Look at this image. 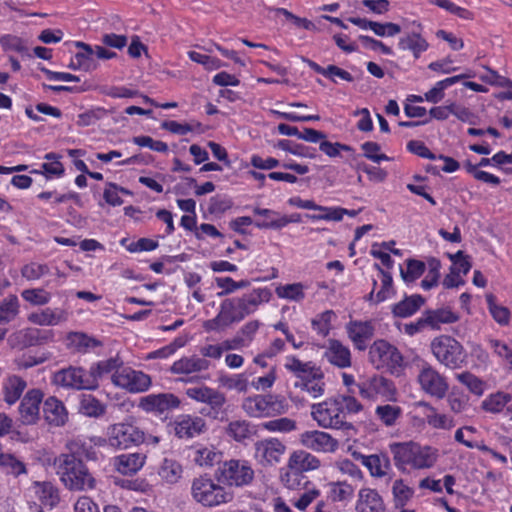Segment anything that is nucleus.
<instances>
[{"label": "nucleus", "instance_id": "35", "mask_svg": "<svg viewBox=\"0 0 512 512\" xmlns=\"http://www.w3.org/2000/svg\"><path fill=\"white\" fill-rule=\"evenodd\" d=\"M67 314L62 309L46 308L40 312L31 313L28 320L37 325L53 326L65 321Z\"/></svg>", "mask_w": 512, "mask_h": 512}, {"label": "nucleus", "instance_id": "52", "mask_svg": "<svg viewBox=\"0 0 512 512\" xmlns=\"http://www.w3.org/2000/svg\"><path fill=\"white\" fill-rule=\"evenodd\" d=\"M486 301L494 320L500 325H507L510 321L511 315L509 309L496 304L495 297L492 294L486 295Z\"/></svg>", "mask_w": 512, "mask_h": 512}, {"label": "nucleus", "instance_id": "19", "mask_svg": "<svg viewBox=\"0 0 512 512\" xmlns=\"http://www.w3.org/2000/svg\"><path fill=\"white\" fill-rule=\"evenodd\" d=\"M43 393L39 389L29 390L19 406V420L24 425H33L40 418V403Z\"/></svg>", "mask_w": 512, "mask_h": 512}, {"label": "nucleus", "instance_id": "28", "mask_svg": "<svg viewBox=\"0 0 512 512\" xmlns=\"http://www.w3.org/2000/svg\"><path fill=\"white\" fill-rule=\"evenodd\" d=\"M146 455L142 453L122 454L114 459V467L123 475H133L144 465Z\"/></svg>", "mask_w": 512, "mask_h": 512}, {"label": "nucleus", "instance_id": "15", "mask_svg": "<svg viewBox=\"0 0 512 512\" xmlns=\"http://www.w3.org/2000/svg\"><path fill=\"white\" fill-rule=\"evenodd\" d=\"M206 423L202 417L182 414L167 424L170 434L179 439H190L205 431Z\"/></svg>", "mask_w": 512, "mask_h": 512}, {"label": "nucleus", "instance_id": "1", "mask_svg": "<svg viewBox=\"0 0 512 512\" xmlns=\"http://www.w3.org/2000/svg\"><path fill=\"white\" fill-rule=\"evenodd\" d=\"M272 293L268 288H257L241 297L228 298L220 304L217 316L207 320L204 328L207 331L224 329L234 322H240L254 313L259 305L270 301Z\"/></svg>", "mask_w": 512, "mask_h": 512}, {"label": "nucleus", "instance_id": "24", "mask_svg": "<svg viewBox=\"0 0 512 512\" xmlns=\"http://www.w3.org/2000/svg\"><path fill=\"white\" fill-rule=\"evenodd\" d=\"M320 466L319 458L305 450L292 452L287 462L288 469L300 474L314 471Z\"/></svg>", "mask_w": 512, "mask_h": 512}, {"label": "nucleus", "instance_id": "23", "mask_svg": "<svg viewBox=\"0 0 512 512\" xmlns=\"http://www.w3.org/2000/svg\"><path fill=\"white\" fill-rule=\"evenodd\" d=\"M186 395L190 399L208 404L213 410L221 409L226 403V397L223 393L208 386L188 388Z\"/></svg>", "mask_w": 512, "mask_h": 512}, {"label": "nucleus", "instance_id": "49", "mask_svg": "<svg viewBox=\"0 0 512 512\" xmlns=\"http://www.w3.org/2000/svg\"><path fill=\"white\" fill-rule=\"evenodd\" d=\"M511 401V395L507 393L498 392L490 395L482 403V407L485 411L491 413L501 412L507 403Z\"/></svg>", "mask_w": 512, "mask_h": 512}, {"label": "nucleus", "instance_id": "39", "mask_svg": "<svg viewBox=\"0 0 512 512\" xmlns=\"http://www.w3.org/2000/svg\"><path fill=\"white\" fill-rule=\"evenodd\" d=\"M465 74L448 77L444 80L438 81L433 88L425 93V100L431 103H438L444 98V90L460 80L467 78Z\"/></svg>", "mask_w": 512, "mask_h": 512}, {"label": "nucleus", "instance_id": "10", "mask_svg": "<svg viewBox=\"0 0 512 512\" xmlns=\"http://www.w3.org/2000/svg\"><path fill=\"white\" fill-rule=\"evenodd\" d=\"M311 212L304 214H292L289 217L282 218H271L268 224H290L296 222H307V221H341L343 215L347 214L355 216L354 210H347L340 207H323L316 205Z\"/></svg>", "mask_w": 512, "mask_h": 512}, {"label": "nucleus", "instance_id": "18", "mask_svg": "<svg viewBox=\"0 0 512 512\" xmlns=\"http://www.w3.org/2000/svg\"><path fill=\"white\" fill-rule=\"evenodd\" d=\"M358 392L365 399H375L381 395L391 398L395 393V388L391 381L382 376H373L357 384Z\"/></svg>", "mask_w": 512, "mask_h": 512}, {"label": "nucleus", "instance_id": "45", "mask_svg": "<svg viewBox=\"0 0 512 512\" xmlns=\"http://www.w3.org/2000/svg\"><path fill=\"white\" fill-rule=\"evenodd\" d=\"M218 381L220 386L228 390H236L239 393L248 391L249 382L244 374L221 375Z\"/></svg>", "mask_w": 512, "mask_h": 512}, {"label": "nucleus", "instance_id": "26", "mask_svg": "<svg viewBox=\"0 0 512 512\" xmlns=\"http://www.w3.org/2000/svg\"><path fill=\"white\" fill-rule=\"evenodd\" d=\"M210 364L209 360L201 358L199 355H191L182 357L175 361L171 366L170 371L173 374L190 375L208 370Z\"/></svg>", "mask_w": 512, "mask_h": 512}, {"label": "nucleus", "instance_id": "5", "mask_svg": "<svg viewBox=\"0 0 512 512\" xmlns=\"http://www.w3.org/2000/svg\"><path fill=\"white\" fill-rule=\"evenodd\" d=\"M214 477L227 489L244 488L253 483L255 471L248 460L229 459L218 463L214 470Z\"/></svg>", "mask_w": 512, "mask_h": 512}, {"label": "nucleus", "instance_id": "50", "mask_svg": "<svg viewBox=\"0 0 512 512\" xmlns=\"http://www.w3.org/2000/svg\"><path fill=\"white\" fill-rule=\"evenodd\" d=\"M19 303L16 296H9L0 304V324L9 323L17 316Z\"/></svg>", "mask_w": 512, "mask_h": 512}, {"label": "nucleus", "instance_id": "53", "mask_svg": "<svg viewBox=\"0 0 512 512\" xmlns=\"http://www.w3.org/2000/svg\"><path fill=\"white\" fill-rule=\"evenodd\" d=\"M80 411L87 416L98 417L105 412V407L92 395H84L80 402Z\"/></svg>", "mask_w": 512, "mask_h": 512}, {"label": "nucleus", "instance_id": "61", "mask_svg": "<svg viewBox=\"0 0 512 512\" xmlns=\"http://www.w3.org/2000/svg\"><path fill=\"white\" fill-rule=\"evenodd\" d=\"M188 57L193 62H196V63L204 66V68L207 70H217V69L225 66V64L220 59L206 55V54H201L196 51H189Z\"/></svg>", "mask_w": 512, "mask_h": 512}, {"label": "nucleus", "instance_id": "54", "mask_svg": "<svg viewBox=\"0 0 512 512\" xmlns=\"http://www.w3.org/2000/svg\"><path fill=\"white\" fill-rule=\"evenodd\" d=\"M304 287L301 283L287 284L276 288V294L280 298L300 301L305 297Z\"/></svg>", "mask_w": 512, "mask_h": 512}, {"label": "nucleus", "instance_id": "51", "mask_svg": "<svg viewBox=\"0 0 512 512\" xmlns=\"http://www.w3.org/2000/svg\"><path fill=\"white\" fill-rule=\"evenodd\" d=\"M121 245L124 246L129 252H144L152 251L158 247V241L151 238H139L136 241H130L127 238L121 240Z\"/></svg>", "mask_w": 512, "mask_h": 512}, {"label": "nucleus", "instance_id": "55", "mask_svg": "<svg viewBox=\"0 0 512 512\" xmlns=\"http://www.w3.org/2000/svg\"><path fill=\"white\" fill-rule=\"evenodd\" d=\"M262 427L270 432L287 433L296 429V421L287 417L267 421Z\"/></svg>", "mask_w": 512, "mask_h": 512}, {"label": "nucleus", "instance_id": "60", "mask_svg": "<svg viewBox=\"0 0 512 512\" xmlns=\"http://www.w3.org/2000/svg\"><path fill=\"white\" fill-rule=\"evenodd\" d=\"M0 45L6 51H15L21 54L28 51L26 42L22 38L11 34L0 37Z\"/></svg>", "mask_w": 512, "mask_h": 512}, {"label": "nucleus", "instance_id": "21", "mask_svg": "<svg viewBox=\"0 0 512 512\" xmlns=\"http://www.w3.org/2000/svg\"><path fill=\"white\" fill-rule=\"evenodd\" d=\"M323 358L331 365L345 369L352 365V355L349 347L337 339H328L324 345Z\"/></svg>", "mask_w": 512, "mask_h": 512}, {"label": "nucleus", "instance_id": "33", "mask_svg": "<svg viewBox=\"0 0 512 512\" xmlns=\"http://www.w3.org/2000/svg\"><path fill=\"white\" fill-rule=\"evenodd\" d=\"M424 303L425 299L421 295L407 296L392 306V313L395 317L407 318L415 314Z\"/></svg>", "mask_w": 512, "mask_h": 512}, {"label": "nucleus", "instance_id": "48", "mask_svg": "<svg viewBox=\"0 0 512 512\" xmlns=\"http://www.w3.org/2000/svg\"><path fill=\"white\" fill-rule=\"evenodd\" d=\"M328 497L333 502H340L350 499L353 496V488L346 482H331L328 483Z\"/></svg>", "mask_w": 512, "mask_h": 512}, {"label": "nucleus", "instance_id": "56", "mask_svg": "<svg viewBox=\"0 0 512 512\" xmlns=\"http://www.w3.org/2000/svg\"><path fill=\"white\" fill-rule=\"evenodd\" d=\"M406 264V270L401 269V277L405 282H414L425 271V264L422 261L409 259Z\"/></svg>", "mask_w": 512, "mask_h": 512}, {"label": "nucleus", "instance_id": "29", "mask_svg": "<svg viewBox=\"0 0 512 512\" xmlns=\"http://www.w3.org/2000/svg\"><path fill=\"white\" fill-rule=\"evenodd\" d=\"M357 512H385L381 496L372 489H362L356 505Z\"/></svg>", "mask_w": 512, "mask_h": 512}, {"label": "nucleus", "instance_id": "44", "mask_svg": "<svg viewBox=\"0 0 512 512\" xmlns=\"http://www.w3.org/2000/svg\"><path fill=\"white\" fill-rule=\"evenodd\" d=\"M375 415L385 426L392 427L402 415V409L391 404L379 405L375 409Z\"/></svg>", "mask_w": 512, "mask_h": 512}, {"label": "nucleus", "instance_id": "38", "mask_svg": "<svg viewBox=\"0 0 512 512\" xmlns=\"http://www.w3.org/2000/svg\"><path fill=\"white\" fill-rule=\"evenodd\" d=\"M34 491L38 499L45 506L52 508L60 500L58 489L51 482H35Z\"/></svg>", "mask_w": 512, "mask_h": 512}, {"label": "nucleus", "instance_id": "57", "mask_svg": "<svg viewBox=\"0 0 512 512\" xmlns=\"http://www.w3.org/2000/svg\"><path fill=\"white\" fill-rule=\"evenodd\" d=\"M215 282L219 288L223 289V291L218 293V296L231 294L238 289H243L250 285L248 280L236 282L231 277H217Z\"/></svg>", "mask_w": 512, "mask_h": 512}, {"label": "nucleus", "instance_id": "34", "mask_svg": "<svg viewBox=\"0 0 512 512\" xmlns=\"http://www.w3.org/2000/svg\"><path fill=\"white\" fill-rule=\"evenodd\" d=\"M362 464L367 467L374 477L386 476L391 469L390 459L383 453L362 456Z\"/></svg>", "mask_w": 512, "mask_h": 512}, {"label": "nucleus", "instance_id": "64", "mask_svg": "<svg viewBox=\"0 0 512 512\" xmlns=\"http://www.w3.org/2000/svg\"><path fill=\"white\" fill-rule=\"evenodd\" d=\"M296 387L305 390L312 398H318L324 394L325 384L322 379L308 377L300 384L296 383Z\"/></svg>", "mask_w": 512, "mask_h": 512}, {"label": "nucleus", "instance_id": "43", "mask_svg": "<svg viewBox=\"0 0 512 512\" xmlns=\"http://www.w3.org/2000/svg\"><path fill=\"white\" fill-rule=\"evenodd\" d=\"M0 469L7 474L19 476L26 473L25 464L11 453H4L0 450Z\"/></svg>", "mask_w": 512, "mask_h": 512}, {"label": "nucleus", "instance_id": "41", "mask_svg": "<svg viewBox=\"0 0 512 512\" xmlns=\"http://www.w3.org/2000/svg\"><path fill=\"white\" fill-rule=\"evenodd\" d=\"M182 466L173 459L165 458L161 463L158 474L168 484H175L182 476Z\"/></svg>", "mask_w": 512, "mask_h": 512}, {"label": "nucleus", "instance_id": "3", "mask_svg": "<svg viewBox=\"0 0 512 512\" xmlns=\"http://www.w3.org/2000/svg\"><path fill=\"white\" fill-rule=\"evenodd\" d=\"M55 463L57 465V474L68 489L85 491L95 487V478L83 461L75 456V454H61Z\"/></svg>", "mask_w": 512, "mask_h": 512}, {"label": "nucleus", "instance_id": "20", "mask_svg": "<svg viewBox=\"0 0 512 512\" xmlns=\"http://www.w3.org/2000/svg\"><path fill=\"white\" fill-rule=\"evenodd\" d=\"M348 338L354 347L359 351H364L368 347V342L374 337L375 327L371 321L353 320L346 324Z\"/></svg>", "mask_w": 512, "mask_h": 512}, {"label": "nucleus", "instance_id": "63", "mask_svg": "<svg viewBox=\"0 0 512 512\" xmlns=\"http://www.w3.org/2000/svg\"><path fill=\"white\" fill-rule=\"evenodd\" d=\"M69 449V454H75L80 459L84 457L87 460H97V452L90 443L73 441Z\"/></svg>", "mask_w": 512, "mask_h": 512}, {"label": "nucleus", "instance_id": "36", "mask_svg": "<svg viewBox=\"0 0 512 512\" xmlns=\"http://www.w3.org/2000/svg\"><path fill=\"white\" fill-rule=\"evenodd\" d=\"M421 405L427 410L425 418L428 425L432 428L450 430L455 426L453 417L444 413H439L435 407L431 406L427 402H422Z\"/></svg>", "mask_w": 512, "mask_h": 512}, {"label": "nucleus", "instance_id": "22", "mask_svg": "<svg viewBox=\"0 0 512 512\" xmlns=\"http://www.w3.org/2000/svg\"><path fill=\"white\" fill-rule=\"evenodd\" d=\"M180 399L172 393L150 394L141 399L140 406L151 412L164 413L180 406Z\"/></svg>", "mask_w": 512, "mask_h": 512}, {"label": "nucleus", "instance_id": "31", "mask_svg": "<svg viewBox=\"0 0 512 512\" xmlns=\"http://www.w3.org/2000/svg\"><path fill=\"white\" fill-rule=\"evenodd\" d=\"M423 317L428 328L440 329L441 324H450L458 320L456 313L449 308L429 309L423 312Z\"/></svg>", "mask_w": 512, "mask_h": 512}, {"label": "nucleus", "instance_id": "12", "mask_svg": "<svg viewBox=\"0 0 512 512\" xmlns=\"http://www.w3.org/2000/svg\"><path fill=\"white\" fill-rule=\"evenodd\" d=\"M287 448L277 438L270 437L254 444V458L263 467L274 466L281 462Z\"/></svg>", "mask_w": 512, "mask_h": 512}, {"label": "nucleus", "instance_id": "58", "mask_svg": "<svg viewBox=\"0 0 512 512\" xmlns=\"http://www.w3.org/2000/svg\"><path fill=\"white\" fill-rule=\"evenodd\" d=\"M392 492L397 507L404 506L414 493L413 489L407 486L401 479L394 481Z\"/></svg>", "mask_w": 512, "mask_h": 512}, {"label": "nucleus", "instance_id": "17", "mask_svg": "<svg viewBox=\"0 0 512 512\" xmlns=\"http://www.w3.org/2000/svg\"><path fill=\"white\" fill-rule=\"evenodd\" d=\"M299 441L307 449L321 453H334L339 447L337 439L319 430L305 431L300 435Z\"/></svg>", "mask_w": 512, "mask_h": 512}, {"label": "nucleus", "instance_id": "16", "mask_svg": "<svg viewBox=\"0 0 512 512\" xmlns=\"http://www.w3.org/2000/svg\"><path fill=\"white\" fill-rule=\"evenodd\" d=\"M417 380L425 393L438 399H442L449 389L445 377L430 365L421 368Z\"/></svg>", "mask_w": 512, "mask_h": 512}, {"label": "nucleus", "instance_id": "6", "mask_svg": "<svg viewBox=\"0 0 512 512\" xmlns=\"http://www.w3.org/2000/svg\"><path fill=\"white\" fill-rule=\"evenodd\" d=\"M313 419L322 428L353 429V425L346 421V413L341 410L337 398H329L321 403L313 404L311 407Z\"/></svg>", "mask_w": 512, "mask_h": 512}, {"label": "nucleus", "instance_id": "8", "mask_svg": "<svg viewBox=\"0 0 512 512\" xmlns=\"http://www.w3.org/2000/svg\"><path fill=\"white\" fill-rule=\"evenodd\" d=\"M430 346L435 358L447 368L458 369L465 363L463 346L451 336H438L432 340Z\"/></svg>", "mask_w": 512, "mask_h": 512}, {"label": "nucleus", "instance_id": "46", "mask_svg": "<svg viewBox=\"0 0 512 512\" xmlns=\"http://www.w3.org/2000/svg\"><path fill=\"white\" fill-rule=\"evenodd\" d=\"M227 434L237 442H242L252 436L253 430L249 422L245 420H235L229 423Z\"/></svg>", "mask_w": 512, "mask_h": 512}, {"label": "nucleus", "instance_id": "32", "mask_svg": "<svg viewBox=\"0 0 512 512\" xmlns=\"http://www.w3.org/2000/svg\"><path fill=\"white\" fill-rule=\"evenodd\" d=\"M285 368L298 377L307 375V377L323 379V372L319 367L315 366L312 362H302L294 356L287 357Z\"/></svg>", "mask_w": 512, "mask_h": 512}, {"label": "nucleus", "instance_id": "47", "mask_svg": "<svg viewBox=\"0 0 512 512\" xmlns=\"http://www.w3.org/2000/svg\"><path fill=\"white\" fill-rule=\"evenodd\" d=\"M69 344L78 352H86L88 349L97 347L100 342L81 332H72L68 336Z\"/></svg>", "mask_w": 512, "mask_h": 512}, {"label": "nucleus", "instance_id": "37", "mask_svg": "<svg viewBox=\"0 0 512 512\" xmlns=\"http://www.w3.org/2000/svg\"><path fill=\"white\" fill-rule=\"evenodd\" d=\"M398 46L401 50L411 51L415 58H419L428 49L429 44L420 33L412 32L401 37Z\"/></svg>", "mask_w": 512, "mask_h": 512}, {"label": "nucleus", "instance_id": "27", "mask_svg": "<svg viewBox=\"0 0 512 512\" xmlns=\"http://www.w3.org/2000/svg\"><path fill=\"white\" fill-rule=\"evenodd\" d=\"M27 387V382L18 375L6 376L1 385L3 399L8 405L16 403Z\"/></svg>", "mask_w": 512, "mask_h": 512}, {"label": "nucleus", "instance_id": "25", "mask_svg": "<svg viewBox=\"0 0 512 512\" xmlns=\"http://www.w3.org/2000/svg\"><path fill=\"white\" fill-rule=\"evenodd\" d=\"M43 414L45 421L55 427L63 426L68 419V413L63 402L53 396L44 401Z\"/></svg>", "mask_w": 512, "mask_h": 512}, {"label": "nucleus", "instance_id": "59", "mask_svg": "<svg viewBox=\"0 0 512 512\" xmlns=\"http://www.w3.org/2000/svg\"><path fill=\"white\" fill-rule=\"evenodd\" d=\"M457 380L465 385L470 392L475 395H482L484 392V383L470 372H463L456 375Z\"/></svg>", "mask_w": 512, "mask_h": 512}, {"label": "nucleus", "instance_id": "2", "mask_svg": "<svg viewBox=\"0 0 512 512\" xmlns=\"http://www.w3.org/2000/svg\"><path fill=\"white\" fill-rule=\"evenodd\" d=\"M390 451L395 466L400 470L407 467L426 469L432 467L438 458V451L430 446H420L414 442L392 443Z\"/></svg>", "mask_w": 512, "mask_h": 512}, {"label": "nucleus", "instance_id": "13", "mask_svg": "<svg viewBox=\"0 0 512 512\" xmlns=\"http://www.w3.org/2000/svg\"><path fill=\"white\" fill-rule=\"evenodd\" d=\"M54 383L58 386L76 390H94V379L89 371L81 367L70 366L54 374Z\"/></svg>", "mask_w": 512, "mask_h": 512}, {"label": "nucleus", "instance_id": "62", "mask_svg": "<svg viewBox=\"0 0 512 512\" xmlns=\"http://www.w3.org/2000/svg\"><path fill=\"white\" fill-rule=\"evenodd\" d=\"M335 316L333 311L327 310L312 320V326L318 334L327 336L331 329V320Z\"/></svg>", "mask_w": 512, "mask_h": 512}, {"label": "nucleus", "instance_id": "7", "mask_svg": "<svg viewBox=\"0 0 512 512\" xmlns=\"http://www.w3.org/2000/svg\"><path fill=\"white\" fill-rule=\"evenodd\" d=\"M242 409L253 418L273 417L284 414L288 409L286 401L277 395H254L243 400Z\"/></svg>", "mask_w": 512, "mask_h": 512}, {"label": "nucleus", "instance_id": "42", "mask_svg": "<svg viewBox=\"0 0 512 512\" xmlns=\"http://www.w3.org/2000/svg\"><path fill=\"white\" fill-rule=\"evenodd\" d=\"M41 331L37 328H26L17 331L10 337L13 345H21L22 347L33 346L40 343Z\"/></svg>", "mask_w": 512, "mask_h": 512}, {"label": "nucleus", "instance_id": "11", "mask_svg": "<svg viewBox=\"0 0 512 512\" xmlns=\"http://www.w3.org/2000/svg\"><path fill=\"white\" fill-rule=\"evenodd\" d=\"M369 361L376 369L393 371L401 367L403 357L395 346L385 340H377L369 348Z\"/></svg>", "mask_w": 512, "mask_h": 512}, {"label": "nucleus", "instance_id": "30", "mask_svg": "<svg viewBox=\"0 0 512 512\" xmlns=\"http://www.w3.org/2000/svg\"><path fill=\"white\" fill-rule=\"evenodd\" d=\"M123 366L122 359L117 355L107 360L99 361L90 367L89 374L94 379V390L99 387V380L109 374L120 371Z\"/></svg>", "mask_w": 512, "mask_h": 512}, {"label": "nucleus", "instance_id": "14", "mask_svg": "<svg viewBox=\"0 0 512 512\" xmlns=\"http://www.w3.org/2000/svg\"><path fill=\"white\" fill-rule=\"evenodd\" d=\"M112 383L129 392H143L151 385V378L142 371H136L129 367H122L111 376Z\"/></svg>", "mask_w": 512, "mask_h": 512}, {"label": "nucleus", "instance_id": "9", "mask_svg": "<svg viewBox=\"0 0 512 512\" xmlns=\"http://www.w3.org/2000/svg\"><path fill=\"white\" fill-rule=\"evenodd\" d=\"M144 439V432L130 423H116L107 429V438H98L96 445L108 443L117 449H126L131 445H139Z\"/></svg>", "mask_w": 512, "mask_h": 512}, {"label": "nucleus", "instance_id": "40", "mask_svg": "<svg viewBox=\"0 0 512 512\" xmlns=\"http://www.w3.org/2000/svg\"><path fill=\"white\" fill-rule=\"evenodd\" d=\"M76 47L81 48L82 51L76 53L75 59L77 61V67H81V70L84 71H93L97 68L98 64L95 60L94 49L84 43V42H76Z\"/></svg>", "mask_w": 512, "mask_h": 512}, {"label": "nucleus", "instance_id": "4", "mask_svg": "<svg viewBox=\"0 0 512 512\" xmlns=\"http://www.w3.org/2000/svg\"><path fill=\"white\" fill-rule=\"evenodd\" d=\"M191 496L195 502L207 508L224 505L234 499V493L230 489L207 474L192 480Z\"/></svg>", "mask_w": 512, "mask_h": 512}]
</instances>
